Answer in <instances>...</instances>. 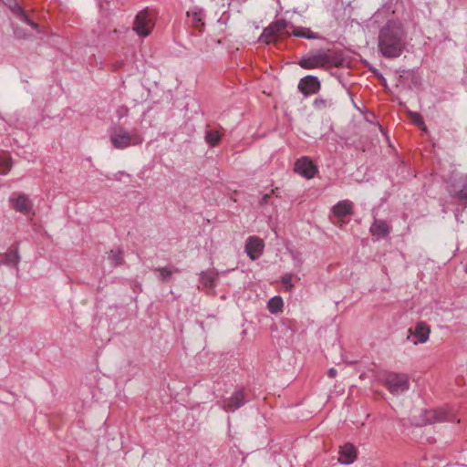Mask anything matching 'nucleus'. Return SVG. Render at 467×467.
Returning <instances> with one entry per match:
<instances>
[{
    "instance_id": "nucleus-1",
    "label": "nucleus",
    "mask_w": 467,
    "mask_h": 467,
    "mask_svg": "<svg viewBox=\"0 0 467 467\" xmlns=\"http://www.w3.org/2000/svg\"><path fill=\"white\" fill-rule=\"evenodd\" d=\"M406 46V34L402 25L388 21L379 33V50L384 57H399Z\"/></svg>"
},
{
    "instance_id": "nucleus-2",
    "label": "nucleus",
    "mask_w": 467,
    "mask_h": 467,
    "mask_svg": "<svg viewBox=\"0 0 467 467\" xmlns=\"http://www.w3.org/2000/svg\"><path fill=\"white\" fill-rule=\"evenodd\" d=\"M342 52L335 49H318L302 57L298 65L304 69L339 67L343 65Z\"/></svg>"
},
{
    "instance_id": "nucleus-3",
    "label": "nucleus",
    "mask_w": 467,
    "mask_h": 467,
    "mask_svg": "<svg viewBox=\"0 0 467 467\" xmlns=\"http://www.w3.org/2000/svg\"><path fill=\"white\" fill-rule=\"evenodd\" d=\"M109 140L113 148L117 150H124L131 146L140 145L144 139L141 133L133 129L131 131L127 130L120 124H114L109 129Z\"/></svg>"
},
{
    "instance_id": "nucleus-4",
    "label": "nucleus",
    "mask_w": 467,
    "mask_h": 467,
    "mask_svg": "<svg viewBox=\"0 0 467 467\" xmlns=\"http://www.w3.org/2000/svg\"><path fill=\"white\" fill-rule=\"evenodd\" d=\"M290 26L291 23L285 19H277L263 30L260 40L267 45L276 43L280 39L290 36Z\"/></svg>"
},
{
    "instance_id": "nucleus-5",
    "label": "nucleus",
    "mask_w": 467,
    "mask_h": 467,
    "mask_svg": "<svg viewBox=\"0 0 467 467\" xmlns=\"http://www.w3.org/2000/svg\"><path fill=\"white\" fill-rule=\"evenodd\" d=\"M154 25L152 15L148 9H144L137 14L133 23V30L140 36L146 37L151 33Z\"/></svg>"
},
{
    "instance_id": "nucleus-6",
    "label": "nucleus",
    "mask_w": 467,
    "mask_h": 467,
    "mask_svg": "<svg viewBox=\"0 0 467 467\" xmlns=\"http://www.w3.org/2000/svg\"><path fill=\"white\" fill-rule=\"evenodd\" d=\"M421 418L424 424H433L436 422L453 421L456 416L451 409L442 407L424 410Z\"/></svg>"
},
{
    "instance_id": "nucleus-7",
    "label": "nucleus",
    "mask_w": 467,
    "mask_h": 467,
    "mask_svg": "<svg viewBox=\"0 0 467 467\" xmlns=\"http://www.w3.org/2000/svg\"><path fill=\"white\" fill-rule=\"evenodd\" d=\"M384 385L390 393L398 395L409 389V377L406 374L389 373L384 379Z\"/></svg>"
},
{
    "instance_id": "nucleus-8",
    "label": "nucleus",
    "mask_w": 467,
    "mask_h": 467,
    "mask_svg": "<svg viewBox=\"0 0 467 467\" xmlns=\"http://www.w3.org/2000/svg\"><path fill=\"white\" fill-rule=\"evenodd\" d=\"M9 203L13 210L24 215H34L33 202L25 193L14 192L9 198Z\"/></svg>"
},
{
    "instance_id": "nucleus-9",
    "label": "nucleus",
    "mask_w": 467,
    "mask_h": 467,
    "mask_svg": "<svg viewBox=\"0 0 467 467\" xmlns=\"http://www.w3.org/2000/svg\"><path fill=\"white\" fill-rule=\"evenodd\" d=\"M451 196L461 201H467V174L454 178L448 185Z\"/></svg>"
},
{
    "instance_id": "nucleus-10",
    "label": "nucleus",
    "mask_w": 467,
    "mask_h": 467,
    "mask_svg": "<svg viewBox=\"0 0 467 467\" xmlns=\"http://www.w3.org/2000/svg\"><path fill=\"white\" fill-rule=\"evenodd\" d=\"M295 171L306 179H312L317 172V166L308 157H301L295 163Z\"/></svg>"
},
{
    "instance_id": "nucleus-11",
    "label": "nucleus",
    "mask_w": 467,
    "mask_h": 467,
    "mask_svg": "<svg viewBox=\"0 0 467 467\" xmlns=\"http://www.w3.org/2000/svg\"><path fill=\"white\" fill-rule=\"evenodd\" d=\"M320 88L318 78L311 75L304 77L298 83V89L305 97L317 93Z\"/></svg>"
},
{
    "instance_id": "nucleus-12",
    "label": "nucleus",
    "mask_w": 467,
    "mask_h": 467,
    "mask_svg": "<svg viewBox=\"0 0 467 467\" xmlns=\"http://www.w3.org/2000/svg\"><path fill=\"white\" fill-rule=\"evenodd\" d=\"M265 244L257 236H250L246 240L245 252L251 260L257 259L264 252Z\"/></svg>"
},
{
    "instance_id": "nucleus-13",
    "label": "nucleus",
    "mask_w": 467,
    "mask_h": 467,
    "mask_svg": "<svg viewBox=\"0 0 467 467\" xmlns=\"http://www.w3.org/2000/svg\"><path fill=\"white\" fill-rule=\"evenodd\" d=\"M338 462L342 464L353 463L357 459V449L352 443H345L339 447Z\"/></svg>"
},
{
    "instance_id": "nucleus-14",
    "label": "nucleus",
    "mask_w": 467,
    "mask_h": 467,
    "mask_svg": "<svg viewBox=\"0 0 467 467\" xmlns=\"http://www.w3.org/2000/svg\"><path fill=\"white\" fill-rule=\"evenodd\" d=\"M244 391H235L228 400L223 401V409L225 411H234L244 404Z\"/></svg>"
},
{
    "instance_id": "nucleus-15",
    "label": "nucleus",
    "mask_w": 467,
    "mask_h": 467,
    "mask_svg": "<svg viewBox=\"0 0 467 467\" xmlns=\"http://www.w3.org/2000/svg\"><path fill=\"white\" fill-rule=\"evenodd\" d=\"M369 232L371 235L377 239L385 238L390 233V226L384 220L375 219L373 223L370 225Z\"/></svg>"
},
{
    "instance_id": "nucleus-16",
    "label": "nucleus",
    "mask_w": 467,
    "mask_h": 467,
    "mask_svg": "<svg viewBox=\"0 0 467 467\" xmlns=\"http://www.w3.org/2000/svg\"><path fill=\"white\" fill-rule=\"evenodd\" d=\"M410 333L416 337L414 344L425 343L429 339L431 328L425 322L420 321L413 330L410 329Z\"/></svg>"
},
{
    "instance_id": "nucleus-17",
    "label": "nucleus",
    "mask_w": 467,
    "mask_h": 467,
    "mask_svg": "<svg viewBox=\"0 0 467 467\" xmlns=\"http://www.w3.org/2000/svg\"><path fill=\"white\" fill-rule=\"evenodd\" d=\"M333 214L342 220L347 215L353 214V203L348 200L338 202L332 208Z\"/></svg>"
},
{
    "instance_id": "nucleus-18",
    "label": "nucleus",
    "mask_w": 467,
    "mask_h": 467,
    "mask_svg": "<svg viewBox=\"0 0 467 467\" xmlns=\"http://www.w3.org/2000/svg\"><path fill=\"white\" fill-rule=\"evenodd\" d=\"M290 36L301 37L306 39H321L322 36L316 32H313L309 27L296 26L291 24Z\"/></svg>"
},
{
    "instance_id": "nucleus-19",
    "label": "nucleus",
    "mask_w": 467,
    "mask_h": 467,
    "mask_svg": "<svg viewBox=\"0 0 467 467\" xmlns=\"http://www.w3.org/2000/svg\"><path fill=\"white\" fill-rule=\"evenodd\" d=\"M19 261L20 256L18 254L17 247L11 249L5 254L0 253V265L17 268Z\"/></svg>"
},
{
    "instance_id": "nucleus-20",
    "label": "nucleus",
    "mask_w": 467,
    "mask_h": 467,
    "mask_svg": "<svg viewBox=\"0 0 467 467\" xmlns=\"http://www.w3.org/2000/svg\"><path fill=\"white\" fill-rule=\"evenodd\" d=\"M9 9L15 16H16L22 21L29 25L32 28L37 29L38 25L28 17V16L19 4H17L16 2L10 4Z\"/></svg>"
},
{
    "instance_id": "nucleus-21",
    "label": "nucleus",
    "mask_w": 467,
    "mask_h": 467,
    "mask_svg": "<svg viewBox=\"0 0 467 467\" xmlns=\"http://www.w3.org/2000/svg\"><path fill=\"white\" fill-rule=\"evenodd\" d=\"M187 16L192 17V23L195 28L201 29L204 26V14L202 9L193 10L191 12L189 11L187 12Z\"/></svg>"
},
{
    "instance_id": "nucleus-22",
    "label": "nucleus",
    "mask_w": 467,
    "mask_h": 467,
    "mask_svg": "<svg viewBox=\"0 0 467 467\" xmlns=\"http://www.w3.org/2000/svg\"><path fill=\"white\" fill-rule=\"evenodd\" d=\"M284 302L281 296H274L267 303V308L271 314H277L282 311Z\"/></svg>"
},
{
    "instance_id": "nucleus-23",
    "label": "nucleus",
    "mask_w": 467,
    "mask_h": 467,
    "mask_svg": "<svg viewBox=\"0 0 467 467\" xmlns=\"http://www.w3.org/2000/svg\"><path fill=\"white\" fill-rule=\"evenodd\" d=\"M12 169V159L7 153H0V174L5 175Z\"/></svg>"
},
{
    "instance_id": "nucleus-24",
    "label": "nucleus",
    "mask_w": 467,
    "mask_h": 467,
    "mask_svg": "<svg viewBox=\"0 0 467 467\" xmlns=\"http://www.w3.org/2000/svg\"><path fill=\"white\" fill-rule=\"evenodd\" d=\"M222 139V134L215 130H208L205 132V141L211 146L215 147L219 144Z\"/></svg>"
},
{
    "instance_id": "nucleus-25",
    "label": "nucleus",
    "mask_w": 467,
    "mask_h": 467,
    "mask_svg": "<svg viewBox=\"0 0 467 467\" xmlns=\"http://www.w3.org/2000/svg\"><path fill=\"white\" fill-rule=\"evenodd\" d=\"M154 271L160 274V279L162 282L169 281L173 273H180V269L177 267H159L155 268Z\"/></svg>"
},
{
    "instance_id": "nucleus-26",
    "label": "nucleus",
    "mask_w": 467,
    "mask_h": 467,
    "mask_svg": "<svg viewBox=\"0 0 467 467\" xmlns=\"http://www.w3.org/2000/svg\"><path fill=\"white\" fill-rule=\"evenodd\" d=\"M332 105L333 102L331 99L323 97H317L313 102V107L315 109L319 111L326 110L327 109L332 107Z\"/></svg>"
},
{
    "instance_id": "nucleus-27",
    "label": "nucleus",
    "mask_w": 467,
    "mask_h": 467,
    "mask_svg": "<svg viewBox=\"0 0 467 467\" xmlns=\"http://www.w3.org/2000/svg\"><path fill=\"white\" fill-rule=\"evenodd\" d=\"M200 281L205 287L212 288L214 286L215 275L211 272H202Z\"/></svg>"
},
{
    "instance_id": "nucleus-28",
    "label": "nucleus",
    "mask_w": 467,
    "mask_h": 467,
    "mask_svg": "<svg viewBox=\"0 0 467 467\" xmlns=\"http://www.w3.org/2000/svg\"><path fill=\"white\" fill-rule=\"evenodd\" d=\"M109 259L115 265H119L123 262L122 252L120 249L111 250L109 254Z\"/></svg>"
},
{
    "instance_id": "nucleus-29",
    "label": "nucleus",
    "mask_w": 467,
    "mask_h": 467,
    "mask_svg": "<svg viewBox=\"0 0 467 467\" xmlns=\"http://www.w3.org/2000/svg\"><path fill=\"white\" fill-rule=\"evenodd\" d=\"M293 275L285 274L281 277V283L283 284L285 291H290L294 286L292 284Z\"/></svg>"
},
{
    "instance_id": "nucleus-30",
    "label": "nucleus",
    "mask_w": 467,
    "mask_h": 467,
    "mask_svg": "<svg viewBox=\"0 0 467 467\" xmlns=\"http://www.w3.org/2000/svg\"><path fill=\"white\" fill-rule=\"evenodd\" d=\"M129 114V109L126 106H119L116 110V115L119 119H122Z\"/></svg>"
},
{
    "instance_id": "nucleus-31",
    "label": "nucleus",
    "mask_w": 467,
    "mask_h": 467,
    "mask_svg": "<svg viewBox=\"0 0 467 467\" xmlns=\"http://www.w3.org/2000/svg\"><path fill=\"white\" fill-rule=\"evenodd\" d=\"M275 192V190H272L270 193H265V194H264V195L262 196V198H261L260 202H259V204H260L261 206H264V205L267 204V203H268V202H269V199H270L271 195H272V194H274Z\"/></svg>"
},
{
    "instance_id": "nucleus-32",
    "label": "nucleus",
    "mask_w": 467,
    "mask_h": 467,
    "mask_svg": "<svg viewBox=\"0 0 467 467\" xmlns=\"http://www.w3.org/2000/svg\"><path fill=\"white\" fill-rule=\"evenodd\" d=\"M413 121H414L415 124H417L419 126L424 124L423 119H422L421 116L419 113H414L413 114Z\"/></svg>"
},
{
    "instance_id": "nucleus-33",
    "label": "nucleus",
    "mask_w": 467,
    "mask_h": 467,
    "mask_svg": "<svg viewBox=\"0 0 467 467\" xmlns=\"http://www.w3.org/2000/svg\"><path fill=\"white\" fill-rule=\"evenodd\" d=\"M327 375L329 378H335L337 376V370L335 368H329L327 371Z\"/></svg>"
},
{
    "instance_id": "nucleus-34",
    "label": "nucleus",
    "mask_w": 467,
    "mask_h": 467,
    "mask_svg": "<svg viewBox=\"0 0 467 467\" xmlns=\"http://www.w3.org/2000/svg\"><path fill=\"white\" fill-rule=\"evenodd\" d=\"M464 271L467 274V265H465Z\"/></svg>"
}]
</instances>
